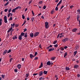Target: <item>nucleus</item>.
Segmentation results:
<instances>
[{"label":"nucleus","instance_id":"f257e3e1","mask_svg":"<svg viewBox=\"0 0 80 80\" xmlns=\"http://www.w3.org/2000/svg\"><path fill=\"white\" fill-rule=\"evenodd\" d=\"M45 27L46 28H48L49 25H48V22H45Z\"/></svg>","mask_w":80,"mask_h":80},{"label":"nucleus","instance_id":"f03ea898","mask_svg":"<svg viewBox=\"0 0 80 80\" xmlns=\"http://www.w3.org/2000/svg\"><path fill=\"white\" fill-rule=\"evenodd\" d=\"M7 18V16L5 15L4 17V22L5 23H7L8 22Z\"/></svg>","mask_w":80,"mask_h":80},{"label":"nucleus","instance_id":"7ed1b4c3","mask_svg":"<svg viewBox=\"0 0 80 80\" xmlns=\"http://www.w3.org/2000/svg\"><path fill=\"white\" fill-rule=\"evenodd\" d=\"M39 34V32H36L34 34V37H37V36H38V35Z\"/></svg>","mask_w":80,"mask_h":80},{"label":"nucleus","instance_id":"20e7f679","mask_svg":"<svg viewBox=\"0 0 80 80\" xmlns=\"http://www.w3.org/2000/svg\"><path fill=\"white\" fill-rule=\"evenodd\" d=\"M11 27L10 28L9 30L8 31V33H9V32H10L12 30V28H12V24H11Z\"/></svg>","mask_w":80,"mask_h":80},{"label":"nucleus","instance_id":"39448f33","mask_svg":"<svg viewBox=\"0 0 80 80\" xmlns=\"http://www.w3.org/2000/svg\"><path fill=\"white\" fill-rule=\"evenodd\" d=\"M68 38H66L62 40V42H66L67 40H68Z\"/></svg>","mask_w":80,"mask_h":80},{"label":"nucleus","instance_id":"423d86ee","mask_svg":"<svg viewBox=\"0 0 80 80\" xmlns=\"http://www.w3.org/2000/svg\"><path fill=\"white\" fill-rule=\"evenodd\" d=\"M77 30H78V29L75 28L73 29L72 30V32H77Z\"/></svg>","mask_w":80,"mask_h":80},{"label":"nucleus","instance_id":"0eeeda50","mask_svg":"<svg viewBox=\"0 0 80 80\" xmlns=\"http://www.w3.org/2000/svg\"><path fill=\"white\" fill-rule=\"evenodd\" d=\"M62 2V0H60L59 2V3L57 4V7H58V5H60Z\"/></svg>","mask_w":80,"mask_h":80},{"label":"nucleus","instance_id":"6e6552de","mask_svg":"<svg viewBox=\"0 0 80 80\" xmlns=\"http://www.w3.org/2000/svg\"><path fill=\"white\" fill-rule=\"evenodd\" d=\"M8 51H7V50H6L4 51L3 52V55H5V54H6V53H7Z\"/></svg>","mask_w":80,"mask_h":80},{"label":"nucleus","instance_id":"1a4fd4ad","mask_svg":"<svg viewBox=\"0 0 80 80\" xmlns=\"http://www.w3.org/2000/svg\"><path fill=\"white\" fill-rule=\"evenodd\" d=\"M55 49L54 48H51L49 49V52H51V51H53V50H54Z\"/></svg>","mask_w":80,"mask_h":80},{"label":"nucleus","instance_id":"9d476101","mask_svg":"<svg viewBox=\"0 0 80 80\" xmlns=\"http://www.w3.org/2000/svg\"><path fill=\"white\" fill-rule=\"evenodd\" d=\"M47 64L48 65H51V62L50 61H48L47 62Z\"/></svg>","mask_w":80,"mask_h":80},{"label":"nucleus","instance_id":"9b49d317","mask_svg":"<svg viewBox=\"0 0 80 80\" xmlns=\"http://www.w3.org/2000/svg\"><path fill=\"white\" fill-rule=\"evenodd\" d=\"M78 67H79V66H78V65H76L74 66V68H77Z\"/></svg>","mask_w":80,"mask_h":80},{"label":"nucleus","instance_id":"f8f14e48","mask_svg":"<svg viewBox=\"0 0 80 80\" xmlns=\"http://www.w3.org/2000/svg\"><path fill=\"white\" fill-rule=\"evenodd\" d=\"M10 15H11V16H12V13H9L8 15V17H9L10 16Z\"/></svg>","mask_w":80,"mask_h":80},{"label":"nucleus","instance_id":"ddd939ff","mask_svg":"<svg viewBox=\"0 0 80 80\" xmlns=\"http://www.w3.org/2000/svg\"><path fill=\"white\" fill-rule=\"evenodd\" d=\"M44 79H45V78H44V77H41L40 78H39V80H44Z\"/></svg>","mask_w":80,"mask_h":80},{"label":"nucleus","instance_id":"4468645a","mask_svg":"<svg viewBox=\"0 0 80 80\" xmlns=\"http://www.w3.org/2000/svg\"><path fill=\"white\" fill-rule=\"evenodd\" d=\"M42 74H43V72L42 71L40 72H39V76H42Z\"/></svg>","mask_w":80,"mask_h":80},{"label":"nucleus","instance_id":"2eb2a0df","mask_svg":"<svg viewBox=\"0 0 80 80\" xmlns=\"http://www.w3.org/2000/svg\"><path fill=\"white\" fill-rule=\"evenodd\" d=\"M21 65L20 64H18L17 66L18 68V69H20V68H21Z\"/></svg>","mask_w":80,"mask_h":80},{"label":"nucleus","instance_id":"dca6fc26","mask_svg":"<svg viewBox=\"0 0 80 80\" xmlns=\"http://www.w3.org/2000/svg\"><path fill=\"white\" fill-rule=\"evenodd\" d=\"M12 38L13 40H15V39H17V37L16 36H15L12 37Z\"/></svg>","mask_w":80,"mask_h":80},{"label":"nucleus","instance_id":"f3484780","mask_svg":"<svg viewBox=\"0 0 80 80\" xmlns=\"http://www.w3.org/2000/svg\"><path fill=\"white\" fill-rule=\"evenodd\" d=\"M48 72L44 70V71L43 73L44 74V75H46V74H47Z\"/></svg>","mask_w":80,"mask_h":80},{"label":"nucleus","instance_id":"a211bd4d","mask_svg":"<svg viewBox=\"0 0 80 80\" xmlns=\"http://www.w3.org/2000/svg\"><path fill=\"white\" fill-rule=\"evenodd\" d=\"M30 36L31 37H33V33H31L30 34Z\"/></svg>","mask_w":80,"mask_h":80},{"label":"nucleus","instance_id":"6ab92c4d","mask_svg":"<svg viewBox=\"0 0 80 80\" xmlns=\"http://www.w3.org/2000/svg\"><path fill=\"white\" fill-rule=\"evenodd\" d=\"M66 70H70V68L68 67H66Z\"/></svg>","mask_w":80,"mask_h":80},{"label":"nucleus","instance_id":"aec40b11","mask_svg":"<svg viewBox=\"0 0 80 80\" xmlns=\"http://www.w3.org/2000/svg\"><path fill=\"white\" fill-rule=\"evenodd\" d=\"M79 18H80V15H78L77 18V19L78 21L79 20Z\"/></svg>","mask_w":80,"mask_h":80},{"label":"nucleus","instance_id":"412c9836","mask_svg":"<svg viewBox=\"0 0 80 80\" xmlns=\"http://www.w3.org/2000/svg\"><path fill=\"white\" fill-rule=\"evenodd\" d=\"M42 67H43V63H42V62H41V65L39 67V68H42Z\"/></svg>","mask_w":80,"mask_h":80},{"label":"nucleus","instance_id":"4be33fe9","mask_svg":"<svg viewBox=\"0 0 80 80\" xmlns=\"http://www.w3.org/2000/svg\"><path fill=\"white\" fill-rule=\"evenodd\" d=\"M30 57L31 59H32L33 58V55L32 54H30Z\"/></svg>","mask_w":80,"mask_h":80},{"label":"nucleus","instance_id":"5701e85b","mask_svg":"<svg viewBox=\"0 0 80 80\" xmlns=\"http://www.w3.org/2000/svg\"><path fill=\"white\" fill-rule=\"evenodd\" d=\"M24 35H25V33H24L21 32L20 35L21 36H23H23H24Z\"/></svg>","mask_w":80,"mask_h":80},{"label":"nucleus","instance_id":"b1692460","mask_svg":"<svg viewBox=\"0 0 80 80\" xmlns=\"http://www.w3.org/2000/svg\"><path fill=\"white\" fill-rule=\"evenodd\" d=\"M66 55H67V52H66L64 54V58H65Z\"/></svg>","mask_w":80,"mask_h":80},{"label":"nucleus","instance_id":"393cba45","mask_svg":"<svg viewBox=\"0 0 80 80\" xmlns=\"http://www.w3.org/2000/svg\"><path fill=\"white\" fill-rule=\"evenodd\" d=\"M18 38L19 40H22V36L21 35H20L18 37Z\"/></svg>","mask_w":80,"mask_h":80},{"label":"nucleus","instance_id":"a878e982","mask_svg":"<svg viewBox=\"0 0 80 80\" xmlns=\"http://www.w3.org/2000/svg\"><path fill=\"white\" fill-rule=\"evenodd\" d=\"M55 59V57H52L51 58V60H54Z\"/></svg>","mask_w":80,"mask_h":80},{"label":"nucleus","instance_id":"bb28decb","mask_svg":"<svg viewBox=\"0 0 80 80\" xmlns=\"http://www.w3.org/2000/svg\"><path fill=\"white\" fill-rule=\"evenodd\" d=\"M42 3L43 1H41L39 2V4L41 5V4H42Z\"/></svg>","mask_w":80,"mask_h":80},{"label":"nucleus","instance_id":"cd10ccee","mask_svg":"<svg viewBox=\"0 0 80 80\" xmlns=\"http://www.w3.org/2000/svg\"><path fill=\"white\" fill-rule=\"evenodd\" d=\"M9 3V2H8L6 3L5 4H4V6H7L8 4Z\"/></svg>","mask_w":80,"mask_h":80},{"label":"nucleus","instance_id":"c85d7f7f","mask_svg":"<svg viewBox=\"0 0 80 80\" xmlns=\"http://www.w3.org/2000/svg\"><path fill=\"white\" fill-rule=\"evenodd\" d=\"M28 36L27 35V33H25L24 36V37H25V38H26V37H27Z\"/></svg>","mask_w":80,"mask_h":80},{"label":"nucleus","instance_id":"c756f323","mask_svg":"<svg viewBox=\"0 0 80 80\" xmlns=\"http://www.w3.org/2000/svg\"><path fill=\"white\" fill-rule=\"evenodd\" d=\"M38 59V57H36L34 59V60H37Z\"/></svg>","mask_w":80,"mask_h":80},{"label":"nucleus","instance_id":"7c9ffc66","mask_svg":"<svg viewBox=\"0 0 80 80\" xmlns=\"http://www.w3.org/2000/svg\"><path fill=\"white\" fill-rule=\"evenodd\" d=\"M73 7H74V6H73V5H72L69 7V8H70L71 9H72V8H73Z\"/></svg>","mask_w":80,"mask_h":80},{"label":"nucleus","instance_id":"2f4dec72","mask_svg":"<svg viewBox=\"0 0 80 80\" xmlns=\"http://www.w3.org/2000/svg\"><path fill=\"white\" fill-rule=\"evenodd\" d=\"M77 12H78V14H80V10L78 9V10Z\"/></svg>","mask_w":80,"mask_h":80},{"label":"nucleus","instance_id":"473e14b6","mask_svg":"<svg viewBox=\"0 0 80 80\" xmlns=\"http://www.w3.org/2000/svg\"><path fill=\"white\" fill-rule=\"evenodd\" d=\"M16 10L15 9H13L12 10V12H15V11H16Z\"/></svg>","mask_w":80,"mask_h":80},{"label":"nucleus","instance_id":"72a5a7b5","mask_svg":"<svg viewBox=\"0 0 80 80\" xmlns=\"http://www.w3.org/2000/svg\"><path fill=\"white\" fill-rule=\"evenodd\" d=\"M34 19H35V18L33 17L32 18H31V20L32 22H33V20H34Z\"/></svg>","mask_w":80,"mask_h":80},{"label":"nucleus","instance_id":"f704fd0d","mask_svg":"<svg viewBox=\"0 0 80 80\" xmlns=\"http://www.w3.org/2000/svg\"><path fill=\"white\" fill-rule=\"evenodd\" d=\"M19 7V8H21L20 7H18L16 8H15V10H18V9Z\"/></svg>","mask_w":80,"mask_h":80},{"label":"nucleus","instance_id":"c9c22d12","mask_svg":"<svg viewBox=\"0 0 80 80\" xmlns=\"http://www.w3.org/2000/svg\"><path fill=\"white\" fill-rule=\"evenodd\" d=\"M8 9H5L4 10V11L5 12H7V11H8Z\"/></svg>","mask_w":80,"mask_h":80},{"label":"nucleus","instance_id":"e433bc0d","mask_svg":"<svg viewBox=\"0 0 80 80\" xmlns=\"http://www.w3.org/2000/svg\"><path fill=\"white\" fill-rule=\"evenodd\" d=\"M12 10V8H10L9 10H8V12L9 13H10V12H11V11Z\"/></svg>","mask_w":80,"mask_h":80},{"label":"nucleus","instance_id":"4c0bfd02","mask_svg":"<svg viewBox=\"0 0 80 80\" xmlns=\"http://www.w3.org/2000/svg\"><path fill=\"white\" fill-rule=\"evenodd\" d=\"M57 43V41H54L53 43L54 44H56V43Z\"/></svg>","mask_w":80,"mask_h":80},{"label":"nucleus","instance_id":"58836bf2","mask_svg":"<svg viewBox=\"0 0 80 80\" xmlns=\"http://www.w3.org/2000/svg\"><path fill=\"white\" fill-rule=\"evenodd\" d=\"M54 10H52L51 11V14H53L54 13Z\"/></svg>","mask_w":80,"mask_h":80},{"label":"nucleus","instance_id":"ea45409f","mask_svg":"<svg viewBox=\"0 0 80 80\" xmlns=\"http://www.w3.org/2000/svg\"><path fill=\"white\" fill-rule=\"evenodd\" d=\"M2 78H4L5 77V75H2Z\"/></svg>","mask_w":80,"mask_h":80},{"label":"nucleus","instance_id":"a19ab883","mask_svg":"<svg viewBox=\"0 0 80 80\" xmlns=\"http://www.w3.org/2000/svg\"><path fill=\"white\" fill-rule=\"evenodd\" d=\"M22 18L23 19H25V16H24V15L23 14L22 16Z\"/></svg>","mask_w":80,"mask_h":80},{"label":"nucleus","instance_id":"79ce46f5","mask_svg":"<svg viewBox=\"0 0 80 80\" xmlns=\"http://www.w3.org/2000/svg\"><path fill=\"white\" fill-rule=\"evenodd\" d=\"M77 51H76L74 52V53L75 55H76V54H77Z\"/></svg>","mask_w":80,"mask_h":80},{"label":"nucleus","instance_id":"37998d69","mask_svg":"<svg viewBox=\"0 0 80 80\" xmlns=\"http://www.w3.org/2000/svg\"><path fill=\"white\" fill-rule=\"evenodd\" d=\"M15 23H13V24H12V28H14L15 27Z\"/></svg>","mask_w":80,"mask_h":80},{"label":"nucleus","instance_id":"c03bdc74","mask_svg":"<svg viewBox=\"0 0 80 80\" xmlns=\"http://www.w3.org/2000/svg\"><path fill=\"white\" fill-rule=\"evenodd\" d=\"M58 10V7H57V6L55 8V10L56 11H57V10Z\"/></svg>","mask_w":80,"mask_h":80},{"label":"nucleus","instance_id":"a18cd8bd","mask_svg":"<svg viewBox=\"0 0 80 80\" xmlns=\"http://www.w3.org/2000/svg\"><path fill=\"white\" fill-rule=\"evenodd\" d=\"M9 20L10 21H11V20H12V17H11L9 19Z\"/></svg>","mask_w":80,"mask_h":80},{"label":"nucleus","instance_id":"49530a36","mask_svg":"<svg viewBox=\"0 0 80 80\" xmlns=\"http://www.w3.org/2000/svg\"><path fill=\"white\" fill-rule=\"evenodd\" d=\"M54 47H58V44H56L55 45H54Z\"/></svg>","mask_w":80,"mask_h":80},{"label":"nucleus","instance_id":"de8ad7c7","mask_svg":"<svg viewBox=\"0 0 80 80\" xmlns=\"http://www.w3.org/2000/svg\"><path fill=\"white\" fill-rule=\"evenodd\" d=\"M42 8L43 9H45L46 8V6H44Z\"/></svg>","mask_w":80,"mask_h":80},{"label":"nucleus","instance_id":"09e8293b","mask_svg":"<svg viewBox=\"0 0 80 80\" xmlns=\"http://www.w3.org/2000/svg\"><path fill=\"white\" fill-rule=\"evenodd\" d=\"M12 60H13V58H11L10 59V62H12Z\"/></svg>","mask_w":80,"mask_h":80},{"label":"nucleus","instance_id":"8fccbe9b","mask_svg":"<svg viewBox=\"0 0 80 80\" xmlns=\"http://www.w3.org/2000/svg\"><path fill=\"white\" fill-rule=\"evenodd\" d=\"M32 0H30L29 2V4H30V3H32Z\"/></svg>","mask_w":80,"mask_h":80},{"label":"nucleus","instance_id":"3c124183","mask_svg":"<svg viewBox=\"0 0 80 80\" xmlns=\"http://www.w3.org/2000/svg\"><path fill=\"white\" fill-rule=\"evenodd\" d=\"M32 12L33 16H34V13L33 12V11H32Z\"/></svg>","mask_w":80,"mask_h":80},{"label":"nucleus","instance_id":"603ef678","mask_svg":"<svg viewBox=\"0 0 80 80\" xmlns=\"http://www.w3.org/2000/svg\"><path fill=\"white\" fill-rule=\"evenodd\" d=\"M69 19H70V17L69 16V17L67 18L66 20L68 21Z\"/></svg>","mask_w":80,"mask_h":80},{"label":"nucleus","instance_id":"864d4df0","mask_svg":"<svg viewBox=\"0 0 80 80\" xmlns=\"http://www.w3.org/2000/svg\"><path fill=\"white\" fill-rule=\"evenodd\" d=\"M14 72H18V71H17V69H14Z\"/></svg>","mask_w":80,"mask_h":80},{"label":"nucleus","instance_id":"5fc2aeb1","mask_svg":"<svg viewBox=\"0 0 80 80\" xmlns=\"http://www.w3.org/2000/svg\"><path fill=\"white\" fill-rule=\"evenodd\" d=\"M37 54H38V53H37V52H35V56H36V55H37Z\"/></svg>","mask_w":80,"mask_h":80},{"label":"nucleus","instance_id":"6e6d98bb","mask_svg":"<svg viewBox=\"0 0 80 80\" xmlns=\"http://www.w3.org/2000/svg\"><path fill=\"white\" fill-rule=\"evenodd\" d=\"M63 7H64V6L62 5L61 8L60 9H62V8H63Z\"/></svg>","mask_w":80,"mask_h":80},{"label":"nucleus","instance_id":"4d7b16f0","mask_svg":"<svg viewBox=\"0 0 80 80\" xmlns=\"http://www.w3.org/2000/svg\"><path fill=\"white\" fill-rule=\"evenodd\" d=\"M27 28H25L24 29V32H26L27 31Z\"/></svg>","mask_w":80,"mask_h":80},{"label":"nucleus","instance_id":"13d9d810","mask_svg":"<svg viewBox=\"0 0 80 80\" xmlns=\"http://www.w3.org/2000/svg\"><path fill=\"white\" fill-rule=\"evenodd\" d=\"M26 75V77L27 78V77H28V76L29 74H27Z\"/></svg>","mask_w":80,"mask_h":80},{"label":"nucleus","instance_id":"bf43d9fd","mask_svg":"<svg viewBox=\"0 0 80 80\" xmlns=\"http://www.w3.org/2000/svg\"><path fill=\"white\" fill-rule=\"evenodd\" d=\"M64 50V48H61V50L62 51H63Z\"/></svg>","mask_w":80,"mask_h":80},{"label":"nucleus","instance_id":"052dcab7","mask_svg":"<svg viewBox=\"0 0 80 80\" xmlns=\"http://www.w3.org/2000/svg\"><path fill=\"white\" fill-rule=\"evenodd\" d=\"M10 52H11V50H9L8 51V52H7V53H10Z\"/></svg>","mask_w":80,"mask_h":80},{"label":"nucleus","instance_id":"680f3d73","mask_svg":"<svg viewBox=\"0 0 80 80\" xmlns=\"http://www.w3.org/2000/svg\"><path fill=\"white\" fill-rule=\"evenodd\" d=\"M25 23H26V21H24L23 22V25H25Z\"/></svg>","mask_w":80,"mask_h":80},{"label":"nucleus","instance_id":"e2e57ef3","mask_svg":"<svg viewBox=\"0 0 80 80\" xmlns=\"http://www.w3.org/2000/svg\"><path fill=\"white\" fill-rule=\"evenodd\" d=\"M38 75V73H34L33 74V76H34V75Z\"/></svg>","mask_w":80,"mask_h":80},{"label":"nucleus","instance_id":"0e129e2a","mask_svg":"<svg viewBox=\"0 0 80 80\" xmlns=\"http://www.w3.org/2000/svg\"><path fill=\"white\" fill-rule=\"evenodd\" d=\"M64 48L65 49H66V48H68V47H67V46H65Z\"/></svg>","mask_w":80,"mask_h":80},{"label":"nucleus","instance_id":"69168bd1","mask_svg":"<svg viewBox=\"0 0 80 80\" xmlns=\"http://www.w3.org/2000/svg\"><path fill=\"white\" fill-rule=\"evenodd\" d=\"M59 36H60V34H58V35L57 37V38H58V37H59Z\"/></svg>","mask_w":80,"mask_h":80},{"label":"nucleus","instance_id":"338daca9","mask_svg":"<svg viewBox=\"0 0 80 80\" xmlns=\"http://www.w3.org/2000/svg\"><path fill=\"white\" fill-rule=\"evenodd\" d=\"M77 77H80V75L79 74H78L77 75Z\"/></svg>","mask_w":80,"mask_h":80},{"label":"nucleus","instance_id":"774afa93","mask_svg":"<svg viewBox=\"0 0 80 80\" xmlns=\"http://www.w3.org/2000/svg\"><path fill=\"white\" fill-rule=\"evenodd\" d=\"M78 35H80V32L78 33L77 34Z\"/></svg>","mask_w":80,"mask_h":80}]
</instances>
